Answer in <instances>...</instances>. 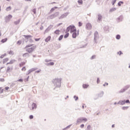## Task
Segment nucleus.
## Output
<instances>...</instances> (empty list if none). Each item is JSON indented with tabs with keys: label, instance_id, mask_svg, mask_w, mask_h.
Returning a JSON list of instances; mask_svg holds the SVG:
<instances>
[{
	"label": "nucleus",
	"instance_id": "13d9d810",
	"mask_svg": "<svg viewBox=\"0 0 130 130\" xmlns=\"http://www.w3.org/2000/svg\"><path fill=\"white\" fill-rule=\"evenodd\" d=\"M22 71H26V68L24 67L23 68H22Z\"/></svg>",
	"mask_w": 130,
	"mask_h": 130
},
{
	"label": "nucleus",
	"instance_id": "a19ab883",
	"mask_svg": "<svg viewBox=\"0 0 130 130\" xmlns=\"http://www.w3.org/2000/svg\"><path fill=\"white\" fill-rule=\"evenodd\" d=\"M96 83L97 84H99V83H100V79H99V78H97Z\"/></svg>",
	"mask_w": 130,
	"mask_h": 130
},
{
	"label": "nucleus",
	"instance_id": "9d476101",
	"mask_svg": "<svg viewBox=\"0 0 130 130\" xmlns=\"http://www.w3.org/2000/svg\"><path fill=\"white\" fill-rule=\"evenodd\" d=\"M117 104H119L120 105H124V104H125V101H120L117 103Z\"/></svg>",
	"mask_w": 130,
	"mask_h": 130
},
{
	"label": "nucleus",
	"instance_id": "72a5a7b5",
	"mask_svg": "<svg viewBox=\"0 0 130 130\" xmlns=\"http://www.w3.org/2000/svg\"><path fill=\"white\" fill-rule=\"evenodd\" d=\"M62 38H63V35H61L58 38L59 41H60V40H61Z\"/></svg>",
	"mask_w": 130,
	"mask_h": 130
},
{
	"label": "nucleus",
	"instance_id": "2f4dec72",
	"mask_svg": "<svg viewBox=\"0 0 130 130\" xmlns=\"http://www.w3.org/2000/svg\"><path fill=\"white\" fill-rule=\"evenodd\" d=\"M116 39H117L118 40H119V39H120V35H117L116 36Z\"/></svg>",
	"mask_w": 130,
	"mask_h": 130
},
{
	"label": "nucleus",
	"instance_id": "aec40b11",
	"mask_svg": "<svg viewBox=\"0 0 130 130\" xmlns=\"http://www.w3.org/2000/svg\"><path fill=\"white\" fill-rule=\"evenodd\" d=\"M8 40V38L3 39L1 40V42L2 43H5V42H7V41Z\"/></svg>",
	"mask_w": 130,
	"mask_h": 130
},
{
	"label": "nucleus",
	"instance_id": "f3484780",
	"mask_svg": "<svg viewBox=\"0 0 130 130\" xmlns=\"http://www.w3.org/2000/svg\"><path fill=\"white\" fill-rule=\"evenodd\" d=\"M78 35H79V33H73L72 34V37L73 38H76Z\"/></svg>",
	"mask_w": 130,
	"mask_h": 130
},
{
	"label": "nucleus",
	"instance_id": "a211bd4d",
	"mask_svg": "<svg viewBox=\"0 0 130 130\" xmlns=\"http://www.w3.org/2000/svg\"><path fill=\"white\" fill-rule=\"evenodd\" d=\"M82 87L83 89H87L89 87V85L83 84Z\"/></svg>",
	"mask_w": 130,
	"mask_h": 130
},
{
	"label": "nucleus",
	"instance_id": "9b49d317",
	"mask_svg": "<svg viewBox=\"0 0 130 130\" xmlns=\"http://www.w3.org/2000/svg\"><path fill=\"white\" fill-rule=\"evenodd\" d=\"M12 18H13V16H12L11 14H9L8 16H6V19L7 21H10Z\"/></svg>",
	"mask_w": 130,
	"mask_h": 130
},
{
	"label": "nucleus",
	"instance_id": "20e7f679",
	"mask_svg": "<svg viewBox=\"0 0 130 130\" xmlns=\"http://www.w3.org/2000/svg\"><path fill=\"white\" fill-rule=\"evenodd\" d=\"M37 46L36 45L34 46L31 47V48H28L26 49V51L27 52H28V53H31V52H33L34 51V50L36 48Z\"/></svg>",
	"mask_w": 130,
	"mask_h": 130
},
{
	"label": "nucleus",
	"instance_id": "2eb2a0df",
	"mask_svg": "<svg viewBox=\"0 0 130 130\" xmlns=\"http://www.w3.org/2000/svg\"><path fill=\"white\" fill-rule=\"evenodd\" d=\"M103 95H104V92L101 91L98 94V97H103Z\"/></svg>",
	"mask_w": 130,
	"mask_h": 130
},
{
	"label": "nucleus",
	"instance_id": "864d4df0",
	"mask_svg": "<svg viewBox=\"0 0 130 130\" xmlns=\"http://www.w3.org/2000/svg\"><path fill=\"white\" fill-rule=\"evenodd\" d=\"M45 61H46V62H48L49 61H51V59L48 60V59H45Z\"/></svg>",
	"mask_w": 130,
	"mask_h": 130
},
{
	"label": "nucleus",
	"instance_id": "c9c22d12",
	"mask_svg": "<svg viewBox=\"0 0 130 130\" xmlns=\"http://www.w3.org/2000/svg\"><path fill=\"white\" fill-rule=\"evenodd\" d=\"M116 1H117V0H112L111 3H112L113 6L114 5V4H115L116 3Z\"/></svg>",
	"mask_w": 130,
	"mask_h": 130
},
{
	"label": "nucleus",
	"instance_id": "5701e85b",
	"mask_svg": "<svg viewBox=\"0 0 130 130\" xmlns=\"http://www.w3.org/2000/svg\"><path fill=\"white\" fill-rule=\"evenodd\" d=\"M124 92H125V89L124 88H122L119 91V93H124Z\"/></svg>",
	"mask_w": 130,
	"mask_h": 130
},
{
	"label": "nucleus",
	"instance_id": "f704fd0d",
	"mask_svg": "<svg viewBox=\"0 0 130 130\" xmlns=\"http://www.w3.org/2000/svg\"><path fill=\"white\" fill-rule=\"evenodd\" d=\"M116 10V8H112L110 10V12H114L115 10Z\"/></svg>",
	"mask_w": 130,
	"mask_h": 130
},
{
	"label": "nucleus",
	"instance_id": "39448f33",
	"mask_svg": "<svg viewBox=\"0 0 130 130\" xmlns=\"http://www.w3.org/2000/svg\"><path fill=\"white\" fill-rule=\"evenodd\" d=\"M37 108V105L35 103H32L31 106L29 107L30 110H35Z\"/></svg>",
	"mask_w": 130,
	"mask_h": 130
},
{
	"label": "nucleus",
	"instance_id": "4468645a",
	"mask_svg": "<svg viewBox=\"0 0 130 130\" xmlns=\"http://www.w3.org/2000/svg\"><path fill=\"white\" fill-rule=\"evenodd\" d=\"M50 39H51V37L49 36L46 38V39L45 40V42H48L49 41H50Z\"/></svg>",
	"mask_w": 130,
	"mask_h": 130
},
{
	"label": "nucleus",
	"instance_id": "393cba45",
	"mask_svg": "<svg viewBox=\"0 0 130 130\" xmlns=\"http://www.w3.org/2000/svg\"><path fill=\"white\" fill-rule=\"evenodd\" d=\"M71 126H72V124H70V125L67 126V127H66L65 128H63V130L68 129V128H70L71 127Z\"/></svg>",
	"mask_w": 130,
	"mask_h": 130
},
{
	"label": "nucleus",
	"instance_id": "7c9ffc66",
	"mask_svg": "<svg viewBox=\"0 0 130 130\" xmlns=\"http://www.w3.org/2000/svg\"><path fill=\"white\" fill-rule=\"evenodd\" d=\"M95 58H96V55H93L91 56V57L90 58V59L92 60L93 59H95Z\"/></svg>",
	"mask_w": 130,
	"mask_h": 130
},
{
	"label": "nucleus",
	"instance_id": "bf43d9fd",
	"mask_svg": "<svg viewBox=\"0 0 130 130\" xmlns=\"http://www.w3.org/2000/svg\"><path fill=\"white\" fill-rule=\"evenodd\" d=\"M98 98H99L98 96H97L96 98V97H94L93 99H94V100H97V99H98Z\"/></svg>",
	"mask_w": 130,
	"mask_h": 130
},
{
	"label": "nucleus",
	"instance_id": "a18cd8bd",
	"mask_svg": "<svg viewBox=\"0 0 130 130\" xmlns=\"http://www.w3.org/2000/svg\"><path fill=\"white\" fill-rule=\"evenodd\" d=\"M85 126V125L84 124H82L81 125H80V127L81 128H84V127Z\"/></svg>",
	"mask_w": 130,
	"mask_h": 130
},
{
	"label": "nucleus",
	"instance_id": "de8ad7c7",
	"mask_svg": "<svg viewBox=\"0 0 130 130\" xmlns=\"http://www.w3.org/2000/svg\"><path fill=\"white\" fill-rule=\"evenodd\" d=\"M125 103H130L129 100H127L125 101Z\"/></svg>",
	"mask_w": 130,
	"mask_h": 130
},
{
	"label": "nucleus",
	"instance_id": "3c124183",
	"mask_svg": "<svg viewBox=\"0 0 130 130\" xmlns=\"http://www.w3.org/2000/svg\"><path fill=\"white\" fill-rule=\"evenodd\" d=\"M19 23H20V21H19L14 22V24H15V25H17V24H19Z\"/></svg>",
	"mask_w": 130,
	"mask_h": 130
},
{
	"label": "nucleus",
	"instance_id": "bb28decb",
	"mask_svg": "<svg viewBox=\"0 0 130 130\" xmlns=\"http://www.w3.org/2000/svg\"><path fill=\"white\" fill-rule=\"evenodd\" d=\"M8 60H9V58H6L5 59H4L3 63L7 62V61H8Z\"/></svg>",
	"mask_w": 130,
	"mask_h": 130
},
{
	"label": "nucleus",
	"instance_id": "ddd939ff",
	"mask_svg": "<svg viewBox=\"0 0 130 130\" xmlns=\"http://www.w3.org/2000/svg\"><path fill=\"white\" fill-rule=\"evenodd\" d=\"M37 70V68H32L28 70V74H31L32 72H34V71H36Z\"/></svg>",
	"mask_w": 130,
	"mask_h": 130
},
{
	"label": "nucleus",
	"instance_id": "412c9836",
	"mask_svg": "<svg viewBox=\"0 0 130 130\" xmlns=\"http://www.w3.org/2000/svg\"><path fill=\"white\" fill-rule=\"evenodd\" d=\"M122 110H127V109H128V106L122 107Z\"/></svg>",
	"mask_w": 130,
	"mask_h": 130
},
{
	"label": "nucleus",
	"instance_id": "0eeeda50",
	"mask_svg": "<svg viewBox=\"0 0 130 130\" xmlns=\"http://www.w3.org/2000/svg\"><path fill=\"white\" fill-rule=\"evenodd\" d=\"M23 57L24 58H28V57H30V55L29 53H25L22 55Z\"/></svg>",
	"mask_w": 130,
	"mask_h": 130
},
{
	"label": "nucleus",
	"instance_id": "dca6fc26",
	"mask_svg": "<svg viewBox=\"0 0 130 130\" xmlns=\"http://www.w3.org/2000/svg\"><path fill=\"white\" fill-rule=\"evenodd\" d=\"M45 64H46V66H54V62H50L49 63H46Z\"/></svg>",
	"mask_w": 130,
	"mask_h": 130
},
{
	"label": "nucleus",
	"instance_id": "69168bd1",
	"mask_svg": "<svg viewBox=\"0 0 130 130\" xmlns=\"http://www.w3.org/2000/svg\"><path fill=\"white\" fill-rule=\"evenodd\" d=\"M60 31L59 30H57L55 31L56 33H59Z\"/></svg>",
	"mask_w": 130,
	"mask_h": 130
},
{
	"label": "nucleus",
	"instance_id": "4d7b16f0",
	"mask_svg": "<svg viewBox=\"0 0 130 130\" xmlns=\"http://www.w3.org/2000/svg\"><path fill=\"white\" fill-rule=\"evenodd\" d=\"M32 12L34 14H36V9H33Z\"/></svg>",
	"mask_w": 130,
	"mask_h": 130
},
{
	"label": "nucleus",
	"instance_id": "cd10ccee",
	"mask_svg": "<svg viewBox=\"0 0 130 130\" xmlns=\"http://www.w3.org/2000/svg\"><path fill=\"white\" fill-rule=\"evenodd\" d=\"M31 46H33V44L26 45L24 49H26V48H28V47H31Z\"/></svg>",
	"mask_w": 130,
	"mask_h": 130
},
{
	"label": "nucleus",
	"instance_id": "09e8293b",
	"mask_svg": "<svg viewBox=\"0 0 130 130\" xmlns=\"http://www.w3.org/2000/svg\"><path fill=\"white\" fill-rule=\"evenodd\" d=\"M98 19L99 20H101V19H102V16H101V15H99Z\"/></svg>",
	"mask_w": 130,
	"mask_h": 130
},
{
	"label": "nucleus",
	"instance_id": "4be33fe9",
	"mask_svg": "<svg viewBox=\"0 0 130 130\" xmlns=\"http://www.w3.org/2000/svg\"><path fill=\"white\" fill-rule=\"evenodd\" d=\"M122 5H123V2L120 1L118 3V5L120 7Z\"/></svg>",
	"mask_w": 130,
	"mask_h": 130
},
{
	"label": "nucleus",
	"instance_id": "7ed1b4c3",
	"mask_svg": "<svg viewBox=\"0 0 130 130\" xmlns=\"http://www.w3.org/2000/svg\"><path fill=\"white\" fill-rule=\"evenodd\" d=\"M82 121H85V122H86V121H88V119L84 117L79 118L77 120L76 124H78V123H81Z\"/></svg>",
	"mask_w": 130,
	"mask_h": 130
},
{
	"label": "nucleus",
	"instance_id": "f8f14e48",
	"mask_svg": "<svg viewBox=\"0 0 130 130\" xmlns=\"http://www.w3.org/2000/svg\"><path fill=\"white\" fill-rule=\"evenodd\" d=\"M85 130H93V127H92V126H91V125L89 124L87 125V128L85 129Z\"/></svg>",
	"mask_w": 130,
	"mask_h": 130
},
{
	"label": "nucleus",
	"instance_id": "79ce46f5",
	"mask_svg": "<svg viewBox=\"0 0 130 130\" xmlns=\"http://www.w3.org/2000/svg\"><path fill=\"white\" fill-rule=\"evenodd\" d=\"M6 54H3L1 56V58H4V57H5V56H6Z\"/></svg>",
	"mask_w": 130,
	"mask_h": 130
},
{
	"label": "nucleus",
	"instance_id": "5fc2aeb1",
	"mask_svg": "<svg viewBox=\"0 0 130 130\" xmlns=\"http://www.w3.org/2000/svg\"><path fill=\"white\" fill-rule=\"evenodd\" d=\"M25 62H22L20 64V66H24V64H25Z\"/></svg>",
	"mask_w": 130,
	"mask_h": 130
},
{
	"label": "nucleus",
	"instance_id": "0e129e2a",
	"mask_svg": "<svg viewBox=\"0 0 130 130\" xmlns=\"http://www.w3.org/2000/svg\"><path fill=\"white\" fill-rule=\"evenodd\" d=\"M26 82H28V80H29V76L27 77V78L25 79Z\"/></svg>",
	"mask_w": 130,
	"mask_h": 130
},
{
	"label": "nucleus",
	"instance_id": "c85d7f7f",
	"mask_svg": "<svg viewBox=\"0 0 130 130\" xmlns=\"http://www.w3.org/2000/svg\"><path fill=\"white\" fill-rule=\"evenodd\" d=\"M78 3L79 5H83V1L82 0H78Z\"/></svg>",
	"mask_w": 130,
	"mask_h": 130
},
{
	"label": "nucleus",
	"instance_id": "603ef678",
	"mask_svg": "<svg viewBox=\"0 0 130 130\" xmlns=\"http://www.w3.org/2000/svg\"><path fill=\"white\" fill-rule=\"evenodd\" d=\"M103 86H104V87H105V86H108V83H105L103 85Z\"/></svg>",
	"mask_w": 130,
	"mask_h": 130
},
{
	"label": "nucleus",
	"instance_id": "6ab92c4d",
	"mask_svg": "<svg viewBox=\"0 0 130 130\" xmlns=\"http://www.w3.org/2000/svg\"><path fill=\"white\" fill-rule=\"evenodd\" d=\"M130 88V85H127L126 86H125L124 87V89L125 91H126V90H127V89L129 88Z\"/></svg>",
	"mask_w": 130,
	"mask_h": 130
},
{
	"label": "nucleus",
	"instance_id": "774afa93",
	"mask_svg": "<svg viewBox=\"0 0 130 130\" xmlns=\"http://www.w3.org/2000/svg\"><path fill=\"white\" fill-rule=\"evenodd\" d=\"M3 92H4V89H1V93H3Z\"/></svg>",
	"mask_w": 130,
	"mask_h": 130
},
{
	"label": "nucleus",
	"instance_id": "ea45409f",
	"mask_svg": "<svg viewBox=\"0 0 130 130\" xmlns=\"http://www.w3.org/2000/svg\"><path fill=\"white\" fill-rule=\"evenodd\" d=\"M22 43V41H21V40L18 41L17 42V44H18V45H20V44Z\"/></svg>",
	"mask_w": 130,
	"mask_h": 130
},
{
	"label": "nucleus",
	"instance_id": "680f3d73",
	"mask_svg": "<svg viewBox=\"0 0 130 130\" xmlns=\"http://www.w3.org/2000/svg\"><path fill=\"white\" fill-rule=\"evenodd\" d=\"M40 72H41V70H38L37 71H36V73H40Z\"/></svg>",
	"mask_w": 130,
	"mask_h": 130
},
{
	"label": "nucleus",
	"instance_id": "6e6d98bb",
	"mask_svg": "<svg viewBox=\"0 0 130 130\" xmlns=\"http://www.w3.org/2000/svg\"><path fill=\"white\" fill-rule=\"evenodd\" d=\"M18 82H23V79H18L17 80Z\"/></svg>",
	"mask_w": 130,
	"mask_h": 130
},
{
	"label": "nucleus",
	"instance_id": "4c0bfd02",
	"mask_svg": "<svg viewBox=\"0 0 130 130\" xmlns=\"http://www.w3.org/2000/svg\"><path fill=\"white\" fill-rule=\"evenodd\" d=\"M69 35H70V34L67 33L66 35H64V38H68L69 37Z\"/></svg>",
	"mask_w": 130,
	"mask_h": 130
},
{
	"label": "nucleus",
	"instance_id": "e2e57ef3",
	"mask_svg": "<svg viewBox=\"0 0 130 130\" xmlns=\"http://www.w3.org/2000/svg\"><path fill=\"white\" fill-rule=\"evenodd\" d=\"M5 89H6V90H9V89H10V87H5Z\"/></svg>",
	"mask_w": 130,
	"mask_h": 130
},
{
	"label": "nucleus",
	"instance_id": "f03ea898",
	"mask_svg": "<svg viewBox=\"0 0 130 130\" xmlns=\"http://www.w3.org/2000/svg\"><path fill=\"white\" fill-rule=\"evenodd\" d=\"M67 32H71V33H77V29L74 25H70L67 28Z\"/></svg>",
	"mask_w": 130,
	"mask_h": 130
},
{
	"label": "nucleus",
	"instance_id": "338daca9",
	"mask_svg": "<svg viewBox=\"0 0 130 130\" xmlns=\"http://www.w3.org/2000/svg\"><path fill=\"white\" fill-rule=\"evenodd\" d=\"M112 127H115V124L112 125Z\"/></svg>",
	"mask_w": 130,
	"mask_h": 130
},
{
	"label": "nucleus",
	"instance_id": "423d86ee",
	"mask_svg": "<svg viewBox=\"0 0 130 130\" xmlns=\"http://www.w3.org/2000/svg\"><path fill=\"white\" fill-rule=\"evenodd\" d=\"M94 40L95 43H97L98 40H99V34L94 33Z\"/></svg>",
	"mask_w": 130,
	"mask_h": 130
},
{
	"label": "nucleus",
	"instance_id": "473e14b6",
	"mask_svg": "<svg viewBox=\"0 0 130 130\" xmlns=\"http://www.w3.org/2000/svg\"><path fill=\"white\" fill-rule=\"evenodd\" d=\"M14 63V60H12L10 62H8L7 64H12Z\"/></svg>",
	"mask_w": 130,
	"mask_h": 130
},
{
	"label": "nucleus",
	"instance_id": "f257e3e1",
	"mask_svg": "<svg viewBox=\"0 0 130 130\" xmlns=\"http://www.w3.org/2000/svg\"><path fill=\"white\" fill-rule=\"evenodd\" d=\"M52 82L55 88H60L61 87V79L55 78L52 80Z\"/></svg>",
	"mask_w": 130,
	"mask_h": 130
},
{
	"label": "nucleus",
	"instance_id": "b1692460",
	"mask_svg": "<svg viewBox=\"0 0 130 130\" xmlns=\"http://www.w3.org/2000/svg\"><path fill=\"white\" fill-rule=\"evenodd\" d=\"M6 10L7 12H9V11H11L12 10V7H11V6H9L7 7Z\"/></svg>",
	"mask_w": 130,
	"mask_h": 130
},
{
	"label": "nucleus",
	"instance_id": "e433bc0d",
	"mask_svg": "<svg viewBox=\"0 0 130 130\" xmlns=\"http://www.w3.org/2000/svg\"><path fill=\"white\" fill-rule=\"evenodd\" d=\"M117 53L119 55H121V54H123V53H122V52H121V51H119L117 52Z\"/></svg>",
	"mask_w": 130,
	"mask_h": 130
},
{
	"label": "nucleus",
	"instance_id": "37998d69",
	"mask_svg": "<svg viewBox=\"0 0 130 130\" xmlns=\"http://www.w3.org/2000/svg\"><path fill=\"white\" fill-rule=\"evenodd\" d=\"M34 118V116H33L32 115H30L29 116V119H33Z\"/></svg>",
	"mask_w": 130,
	"mask_h": 130
},
{
	"label": "nucleus",
	"instance_id": "1a4fd4ad",
	"mask_svg": "<svg viewBox=\"0 0 130 130\" xmlns=\"http://www.w3.org/2000/svg\"><path fill=\"white\" fill-rule=\"evenodd\" d=\"M86 26L87 30H90V29H92V25L90 23H87Z\"/></svg>",
	"mask_w": 130,
	"mask_h": 130
},
{
	"label": "nucleus",
	"instance_id": "c756f323",
	"mask_svg": "<svg viewBox=\"0 0 130 130\" xmlns=\"http://www.w3.org/2000/svg\"><path fill=\"white\" fill-rule=\"evenodd\" d=\"M10 71H12V69H11L9 67H7V69L6 70L7 73H9Z\"/></svg>",
	"mask_w": 130,
	"mask_h": 130
},
{
	"label": "nucleus",
	"instance_id": "6e6552de",
	"mask_svg": "<svg viewBox=\"0 0 130 130\" xmlns=\"http://www.w3.org/2000/svg\"><path fill=\"white\" fill-rule=\"evenodd\" d=\"M24 37H25V38L26 39H27V40L29 39L30 40L31 42H33V41L31 39V38H32V36H31L27 35V36H24Z\"/></svg>",
	"mask_w": 130,
	"mask_h": 130
},
{
	"label": "nucleus",
	"instance_id": "58836bf2",
	"mask_svg": "<svg viewBox=\"0 0 130 130\" xmlns=\"http://www.w3.org/2000/svg\"><path fill=\"white\" fill-rule=\"evenodd\" d=\"M9 54H10L11 55H13L14 52L13 51H10V52H9Z\"/></svg>",
	"mask_w": 130,
	"mask_h": 130
},
{
	"label": "nucleus",
	"instance_id": "49530a36",
	"mask_svg": "<svg viewBox=\"0 0 130 130\" xmlns=\"http://www.w3.org/2000/svg\"><path fill=\"white\" fill-rule=\"evenodd\" d=\"M0 82H5V79L0 78Z\"/></svg>",
	"mask_w": 130,
	"mask_h": 130
},
{
	"label": "nucleus",
	"instance_id": "8fccbe9b",
	"mask_svg": "<svg viewBox=\"0 0 130 130\" xmlns=\"http://www.w3.org/2000/svg\"><path fill=\"white\" fill-rule=\"evenodd\" d=\"M78 24H79V27H81V26H82V25H83V23H82L81 22H79Z\"/></svg>",
	"mask_w": 130,
	"mask_h": 130
},
{
	"label": "nucleus",
	"instance_id": "052dcab7",
	"mask_svg": "<svg viewBox=\"0 0 130 130\" xmlns=\"http://www.w3.org/2000/svg\"><path fill=\"white\" fill-rule=\"evenodd\" d=\"M35 41H39V40H40V38H39V39H35Z\"/></svg>",
	"mask_w": 130,
	"mask_h": 130
},
{
	"label": "nucleus",
	"instance_id": "c03bdc74",
	"mask_svg": "<svg viewBox=\"0 0 130 130\" xmlns=\"http://www.w3.org/2000/svg\"><path fill=\"white\" fill-rule=\"evenodd\" d=\"M88 45V44H86L85 45H83L82 47H80V48H85L86 46Z\"/></svg>",
	"mask_w": 130,
	"mask_h": 130
},
{
	"label": "nucleus",
	"instance_id": "a878e982",
	"mask_svg": "<svg viewBox=\"0 0 130 130\" xmlns=\"http://www.w3.org/2000/svg\"><path fill=\"white\" fill-rule=\"evenodd\" d=\"M74 99H75V101H78V100H79V97L74 95L73 97Z\"/></svg>",
	"mask_w": 130,
	"mask_h": 130
}]
</instances>
